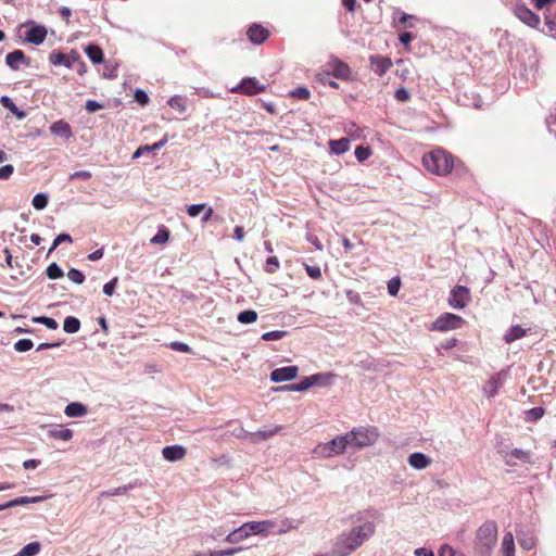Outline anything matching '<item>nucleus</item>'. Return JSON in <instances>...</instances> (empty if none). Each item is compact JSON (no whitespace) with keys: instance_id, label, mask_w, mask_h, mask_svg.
<instances>
[{"instance_id":"f704fd0d","label":"nucleus","mask_w":556,"mask_h":556,"mask_svg":"<svg viewBox=\"0 0 556 556\" xmlns=\"http://www.w3.org/2000/svg\"><path fill=\"white\" fill-rule=\"evenodd\" d=\"M40 549L41 545L39 542H31L26 544L17 554L18 556H36Z\"/></svg>"},{"instance_id":"a18cd8bd","label":"nucleus","mask_w":556,"mask_h":556,"mask_svg":"<svg viewBox=\"0 0 556 556\" xmlns=\"http://www.w3.org/2000/svg\"><path fill=\"white\" fill-rule=\"evenodd\" d=\"M518 541H519L521 548H523L526 551L532 549L535 545V540L531 535H523V536L519 538Z\"/></svg>"},{"instance_id":"bf43d9fd","label":"nucleus","mask_w":556,"mask_h":556,"mask_svg":"<svg viewBox=\"0 0 556 556\" xmlns=\"http://www.w3.org/2000/svg\"><path fill=\"white\" fill-rule=\"evenodd\" d=\"M26 504H29L28 496H21V497L14 498L12 501H9L7 503V506H10V508H11V507L26 505Z\"/></svg>"},{"instance_id":"6e6552de","label":"nucleus","mask_w":556,"mask_h":556,"mask_svg":"<svg viewBox=\"0 0 556 556\" xmlns=\"http://www.w3.org/2000/svg\"><path fill=\"white\" fill-rule=\"evenodd\" d=\"M514 13L517 18L530 27L536 28L541 23L540 16L532 12L525 4H516L514 8Z\"/></svg>"},{"instance_id":"423d86ee","label":"nucleus","mask_w":556,"mask_h":556,"mask_svg":"<svg viewBox=\"0 0 556 556\" xmlns=\"http://www.w3.org/2000/svg\"><path fill=\"white\" fill-rule=\"evenodd\" d=\"M464 324L465 320L463 317L452 313H444L434 320L431 330L441 332L456 330L459 329Z\"/></svg>"},{"instance_id":"b1692460","label":"nucleus","mask_w":556,"mask_h":556,"mask_svg":"<svg viewBox=\"0 0 556 556\" xmlns=\"http://www.w3.org/2000/svg\"><path fill=\"white\" fill-rule=\"evenodd\" d=\"M50 131L53 135L62 137L64 139H68L72 137V128H71L70 124L64 121L54 122L50 126Z\"/></svg>"},{"instance_id":"69168bd1","label":"nucleus","mask_w":556,"mask_h":556,"mask_svg":"<svg viewBox=\"0 0 556 556\" xmlns=\"http://www.w3.org/2000/svg\"><path fill=\"white\" fill-rule=\"evenodd\" d=\"M65 55L63 53H52L50 55V62L53 64V65H62L65 63Z\"/></svg>"},{"instance_id":"09e8293b","label":"nucleus","mask_w":556,"mask_h":556,"mask_svg":"<svg viewBox=\"0 0 556 556\" xmlns=\"http://www.w3.org/2000/svg\"><path fill=\"white\" fill-rule=\"evenodd\" d=\"M439 556H465V554L454 549L450 545H443L439 551Z\"/></svg>"},{"instance_id":"58836bf2","label":"nucleus","mask_w":556,"mask_h":556,"mask_svg":"<svg viewBox=\"0 0 556 556\" xmlns=\"http://www.w3.org/2000/svg\"><path fill=\"white\" fill-rule=\"evenodd\" d=\"M47 276L50 279H59L63 277V270L56 263H52L47 268Z\"/></svg>"},{"instance_id":"e433bc0d","label":"nucleus","mask_w":556,"mask_h":556,"mask_svg":"<svg viewBox=\"0 0 556 556\" xmlns=\"http://www.w3.org/2000/svg\"><path fill=\"white\" fill-rule=\"evenodd\" d=\"M33 321L36 324L45 325L47 328L52 329V330H55L59 327L58 321L51 317H46V316L34 317Z\"/></svg>"},{"instance_id":"37998d69","label":"nucleus","mask_w":556,"mask_h":556,"mask_svg":"<svg viewBox=\"0 0 556 556\" xmlns=\"http://www.w3.org/2000/svg\"><path fill=\"white\" fill-rule=\"evenodd\" d=\"M354 154H355V157L357 159V161L364 162L370 156L371 152H370L369 148L359 146V147H356Z\"/></svg>"},{"instance_id":"c756f323","label":"nucleus","mask_w":556,"mask_h":556,"mask_svg":"<svg viewBox=\"0 0 556 556\" xmlns=\"http://www.w3.org/2000/svg\"><path fill=\"white\" fill-rule=\"evenodd\" d=\"M85 52L94 64H100L103 61L102 50L97 46L89 45L86 47Z\"/></svg>"},{"instance_id":"f03ea898","label":"nucleus","mask_w":556,"mask_h":556,"mask_svg":"<svg viewBox=\"0 0 556 556\" xmlns=\"http://www.w3.org/2000/svg\"><path fill=\"white\" fill-rule=\"evenodd\" d=\"M496 542V523L494 521H485L477 531L473 556H492Z\"/></svg>"},{"instance_id":"ddd939ff","label":"nucleus","mask_w":556,"mask_h":556,"mask_svg":"<svg viewBox=\"0 0 556 556\" xmlns=\"http://www.w3.org/2000/svg\"><path fill=\"white\" fill-rule=\"evenodd\" d=\"M299 372L298 366H286L276 368L270 372V380L275 383L290 381L296 378Z\"/></svg>"},{"instance_id":"412c9836","label":"nucleus","mask_w":556,"mask_h":556,"mask_svg":"<svg viewBox=\"0 0 556 556\" xmlns=\"http://www.w3.org/2000/svg\"><path fill=\"white\" fill-rule=\"evenodd\" d=\"M298 528V523L292 518L275 519L274 535H281Z\"/></svg>"},{"instance_id":"a19ab883","label":"nucleus","mask_w":556,"mask_h":556,"mask_svg":"<svg viewBox=\"0 0 556 556\" xmlns=\"http://www.w3.org/2000/svg\"><path fill=\"white\" fill-rule=\"evenodd\" d=\"M34 346V343L29 339H21L14 343V349L17 352H27Z\"/></svg>"},{"instance_id":"864d4df0","label":"nucleus","mask_w":556,"mask_h":556,"mask_svg":"<svg viewBox=\"0 0 556 556\" xmlns=\"http://www.w3.org/2000/svg\"><path fill=\"white\" fill-rule=\"evenodd\" d=\"M63 242H72V238L70 235L67 233H61L59 235L53 243H52V247L50 248L49 252H52L54 249H56V247H59L61 243Z\"/></svg>"},{"instance_id":"4468645a","label":"nucleus","mask_w":556,"mask_h":556,"mask_svg":"<svg viewBox=\"0 0 556 556\" xmlns=\"http://www.w3.org/2000/svg\"><path fill=\"white\" fill-rule=\"evenodd\" d=\"M328 74L333 75L338 79H349L351 75V70L349 65L341 60L333 58L328 64Z\"/></svg>"},{"instance_id":"6e6d98bb","label":"nucleus","mask_w":556,"mask_h":556,"mask_svg":"<svg viewBox=\"0 0 556 556\" xmlns=\"http://www.w3.org/2000/svg\"><path fill=\"white\" fill-rule=\"evenodd\" d=\"M0 103L3 108L8 109L9 111L11 112H15L16 110V105L15 103L12 101V99L8 96H2L0 98Z\"/></svg>"},{"instance_id":"0e129e2a","label":"nucleus","mask_w":556,"mask_h":556,"mask_svg":"<svg viewBox=\"0 0 556 556\" xmlns=\"http://www.w3.org/2000/svg\"><path fill=\"white\" fill-rule=\"evenodd\" d=\"M394 14L399 15V23L404 25H407L409 21L415 18L413 15L402 12L400 10H396Z\"/></svg>"},{"instance_id":"aec40b11","label":"nucleus","mask_w":556,"mask_h":556,"mask_svg":"<svg viewBox=\"0 0 556 556\" xmlns=\"http://www.w3.org/2000/svg\"><path fill=\"white\" fill-rule=\"evenodd\" d=\"M27 63L25 53L22 50H14L5 56V64L13 71L20 70L22 64Z\"/></svg>"},{"instance_id":"13d9d810","label":"nucleus","mask_w":556,"mask_h":556,"mask_svg":"<svg viewBox=\"0 0 556 556\" xmlns=\"http://www.w3.org/2000/svg\"><path fill=\"white\" fill-rule=\"evenodd\" d=\"M135 100H136L139 104H141V105H146V104H148V102H149V97H148V94H147L143 90L138 89V90H136V92H135Z\"/></svg>"},{"instance_id":"c85d7f7f","label":"nucleus","mask_w":556,"mask_h":556,"mask_svg":"<svg viewBox=\"0 0 556 556\" xmlns=\"http://www.w3.org/2000/svg\"><path fill=\"white\" fill-rule=\"evenodd\" d=\"M50 438L59 439L62 441H70L73 438V431L67 428H54L48 432Z\"/></svg>"},{"instance_id":"9d476101","label":"nucleus","mask_w":556,"mask_h":556,"mask_svg":"<svg viewBox=\"0 0 556 556\" xmlns=\"http://www.w3.org/2000/svg\"><path fill=\"white\" fill-rule=\"evenodd\" d=\"M469 290L463 286H456L450 293L448 304L456 309L464 308L469 302Z\"/></svg>"},{"instance_id":"c03bdc74","label":"nucleus","mask_w":556,"mask_h":556,"mask_svg":"<svg viewBox=\"0 0 556 556\" xmlns=\"http://www.w3.org/2000/svg\"><path fill=\"white\" fill-rule=\"evenodd\" d=\"M401 287V280L399 277H394L389 280L388 282V292L390 295L395 296L397 295Z\"/></svg>"},{"instance_id":"603ef678","label":"nucleus","mask_w":556,"mask_h":556,"mask_svg":"<svg viewBox=\"0 0 556 556\" xmlns=\"http://www.w3.org/2000/svg\"><path fill=\"white\" fill-rule=\"evenodd\" d=\"M205 210V204H192L188 206L187 213L190 217H197L199 216L203 211Z\"/></svg>"},{"instance_id":"052dcab7","label":"nucleus","mask_w":556,"mask_h":556,"mask_svg":"<svg viewBox=\"0 0 556 556\" xmlns=\"http://www.w3.org/2000/svg\"><path fill=\"white\" fill-rule=\"evenodd\" d=\"M240 551H242V547H232V548H227V549H223V551H214V552H215V556H233L235 554L239 553Z\"/></svg>"},{"instance_id":"cd10ccee","label":"nucleus","mask_w":556,"mask_h":556,"mask_svg":"<svg viewBox=\"0 0 556 556\" xmlns=\"http://www.w3.org/2000/svg\"><path fill=\"white\" fill-rule=\"evenodd\" d=\"M526 333H527L526 329H523L522 327L516 325V326L510 327L506 331V333L504 336V340L507 343H510V342H514L515 340H518V339L522 338Z\"/></svg>"},{"instance_id":"39448f33","label":"nucleus","mask_w":556,"mask_h":556,"mask_svg":"<svg viewBox=\"0 0 556 556\" xmlns=\"http://www.w3.org/2000/svg\"><path fill=\"white\" fill-rule=\"evenodd\" d=\"M346 448L348 444L345 443L344 434H342L334 437L328 442L318 443L314 447L313 453L319 458L329 459L344 454Z\"/></svg>"},{"instance_id":"79ce46f5","label":"nucleus","mask_w":556,"mask_h":556,"mask_svg":"<svg viewBox=\"0 0 556 556\" xmlns=\"http://www.w3.org/2000/svg\"><path fill=\"white\" fill-rule=\"evenodd\" d=\"M67 278L77 285H81L85 280L84 274L80 270L75 269V268H72L68 270Z\"/></svg>"},{"instance_id":"20e7f679","label":"nucleus","mask_w":556,"mask_h":556,"mask_svg":"<svg viewBox=\"0 0 556 556\" xmlns=\"http://www.w3.org/2000/svg\"><path fill=\"white\" fill-rule=\"evenodd\" d=\"M424 166L437 175H446L454 167L453 156L442 149H437L422 156Z\"/></svg>"},{"instance_id":"3c124183","label":"nucleus","mask_w":556,"mask_h":556,"mask_svg":"<svg viewBox=\"0 0 556 556\" xmlns=\"http://www.w3.org/2000/svg\"><path fill=\"white\" fill-rule=\"evenodd\" d=\"M117 282H118V278L117 277L112 278L109 282H106L103 286V293L105 295H108V296H112L114 294V292H115Z\"/></svg>"},{"instance_id":"7ed1b4c3","label":"nucleus","mask_w":556,"mask_h":556,"mask_svg":"<svg viewBox=\"0 0 556 556\" xmlns=\"http://www.w3.org/2000/svg\"><path fill=\"white\" fill-rule=\"evenodd\" d=\"M380 433L374 426H358L344 433L348 447L366 448L372 446L379 439Z\"/></svg>"},{"instance_id":"680f3d73","label":"nucleus","mask_w":556,"mask_h":556,"mask_svg":"<svg viewBox=\"0 0 556 556\" xmlns=\"http://www.w3.org/2000/svg\"><path fill=\"white\" fill-rule=\"evenodd\" d=\"M409 98H410V93L405 88H400L395 91V99L401 102L407 101Z\"/></svg>"},{"instance_id":"2f4dec72","label":"nucleus","mask_w":556,"mask_h":556,"mask_svg":"<svg viewBox=\"0 0 556 556\" xmlns=\"http://www.w3.org/2000/svg\"><path fill=\"white\" fill-rule=\"evenodd\" d=\"M237 319L244 325L253 324L257 320V313L253 309L242 311L238 314Z\"/></svg>"},{"instance_id":"e2e57ef3","label":"nucleus","mask_w":556,"mask_h":556,"mask_svg":"<svg viewBox=\"0 0 556 556\" xmlns=\"http://www.w3.org/2000/svg\"><path fill=\"white\" fill-rule=\"evenodd\" d=\"M170 349L182 353L190 352V346L188 344L177 341L170 343Z\"/></svg>"},{"instance_id":"4c0bfd02","label":"nucleus","mask_w":556,"mask_h":556,"mask_svg":"<svg viewBox=\"0 0 556 556\" xmlns=\"http://www.w3.org/2000/svg\"><path fill=\"white\" fill-rule=\"evenodd\" d=\"M544 415L543 407H534L526 412V420L528 421H536L541 419Z\"/></svg>"},{"instance_id":"5701e85b","label":"nucleus","mask_w":556,"mask_h":556,"mask_svg":"<svg viewBox=\"0 0 556 556\" xmlns=\"http://www.w3.org/2000/svg\"><path fill=\"white\" fill-rule=\"evenodd\" d=\"M248 36L253 43L260 45L267 39L268 31L260 25H253L248 29Z\"/></svg>"},{"instance_id":"dca6fc26","label":"nucleus","mask_w":556,"mask_h":556,"mask_svg":"<svg viewBox=\"0 0 556 556\" xmlns=\"http://www.w3.org/2000/svg\"><path fill=\"white\" fill-rule=\"evenodd\" d=\"M187 454V450L181 445H169L162 450V455L167 462H178Z\"/></svg>"},{"instance_id":"7c9ffc66","label":"nucleus","mask_w":556,"mask_h":556,"mask_svg":"<svg viewBox=\"0 0 556 556\" xmlns=\"http://www.w3.org/2000/svg\"><path fill=\"white\" fill-rule=\"evenodd\" d=\"M168 105L178 111L180 114H184L187 111V100L180 96H174L168 100Z\"/></svg>"},{"instance_id":"4be33fe9","label":"nucleus","mask_w":556,"mask_h":556,"mask_svg":"<svg viewBox=\"0 0 556 556\" xmlns=\"http://www.w3.org/2000/svg\"><path fill=\"white\" fill-rule=\"evenodd\" d=\"M64 414L70 418L84 417L88 414V408L80 402H72L65 406Z\"/></svg>"},{"instance_id":"338daca9","label":"nucleus","mask_w":556,"mask_h":556,"mask_svg":"<svg viewBox=\"0 0 556 556\" xmlns=\"http://www.w3.org/2000/svg\"><path fill=\"white\" fill-rule=\"evenodd\" d=\"M103 105L101 103H99L98 101L96 100H88L86 102V110L89 112V113H93L100 109H102Z\"/></svg>"},{"instance_id":"0eeeda50","label":"nucleus","mask_w":556,"mask_h":556,"mask_svg":"<svg viewBox=\"0 0 556 556\" xmlns=\"http://www.w3.org/2000/svg\"><path fill=\"white\" fill-rule=\"evenodd\" d=\"M24 26L27 27L24 36V40L26 42L39 46L45 41L47 37V29L45 26L37 25L34 22H28Z\"/></svg>"},{"instance_id":"4d7b16f0","label":"nucleus","mask_w":556,"mask_h":556,"mask_svg":"<svg viewBox=\"0 0 556 556\" xmlns=\"http://www.w3.org/2000/svg\"><path fill=\"white\" fill-rule=\"evenodd\" d=\"M305 270L311 278L319 279L321 277V270L318 266L305 265Z\"/></svg>"},{"instance_id":"6ab92c4d","label":"nucleus","mask_w":556,"mask_h":556,"mask_svg":"<svg viewBox=\"0 0 556 556\" xmlns=\"http://www.w3.org/2000/svg\"><path fill=\"white\" fill-rule=\"evenodd\" d=\"M281 429H282L281 426H276L270 429H263V430H258L256 432H250V433H247L245 439L250 440L251 442L264 441V440H267V439L274 437L275 434L279 433L281 431Z\"/></svg>"},{"instance_id":"1a4fd4ad","label":"nucleus","mask_w":556,"mask_h":556,"mask_svg":"<svg viewBox=\"0 0 556 556\" xmlns=\"http://www.w3.org/2000/svg\"><path fill=\"white\" fill-rule=\"evenodd\" d=\"M252 535L268 536L274 535L275 519L248 521Z\"/></svg>"},{"instance_id":"f257e3e1","label":"nucleus","mask_w":556,"mask_h":556,"mask_svg":"<svg viewBox=\"0 0 556 556\" xmlns=\"http://www.w3.org/2000/svg\"><path fill=\"white\" fill-rule=\"evenodd\" d=\"M379 517L375 509L358 511L352 527L337 535L330 551L320 556H350L376 534Z\"/></svg>"},{"instance_id":"a211bd4d","label":"nucleus","mask_w":556,"mask_h":556,"mask_svg":"<svg viewBox=\"0 0 556 556\" xmlns=\"http://www.w3.org/2000/svg\"><path fill=\"white\" fill-rule=\"evenodd\" d=\"M369 60L371 70L379 76L384 75L392 66V62L389 58L370 56Z\"/></svg>"},{"instance_id":"de8ad7c7","label":"nucleus","mask_w":556,"mask_h":556,"mask_svg":"<svg viewBox=\"0 0 556 556\" xmlns=\"http://www.w3.org/2000/svg\"><path fill=\"white\" fill-rule=\"evenodd\" d=\"M279 268V261L276 256H270L266 260L265 270L269 274H274Z\"/></svg>"},{"instance_id":"f3484780","label":"nucleus","mask_w":556,"mask_h":556,"mask_svg":"<svg viewBox=\"0 0 556 556\" xmlns=\"http://www.w3.org/2000/svg\"><path fill=\"white\" fill-rule=\"evenodd\" d=\"M408 465L416 470H424L431 464V458L421 452H415L408 456Z\"/></svg>"},{"instance_id":"f8f14e48","label":"nucleus","mask_w":556,"mask_h":556,"mask_svg":"<svg viewBox=\"0 0 556 556\" xmlns=\"http://www.w3.org/2000/svg\"><path fill=\"white\" fill-rule=\"evenodd\" d=\"M506 379V371L502 370L495 375H493L483 386V393L489 397H494L497 395L498 390L502 388L504 381Z\"/></svg>"},{"instance_id":"5fc2aeb1","label":"nucleus","mask_w":556,"mask_h":556,"mask_svg":"<svg viewBox=\"0 0 556 556\" xmlns=\"http://www.w3.org/2000/svg\"><path fill=\"white\" fill-rule=\"evenodd\" d=\"M14 173V167L11 164H7L0 167V179L5 180L9 179Z\"/></svg>"},{"instance_id":"ea45409f","label":"nucleus","mask_w":556,"mask_h":556,"mask_svg":"<svg viewBox=\"0 0 556 556\" xmlns=\"http://www.w3.org/2000/svg\"><path fill=\"white\" fill-rule=\"evenodd\" d=\"M287 334L283 330L268 331L262 334V339L265 341H276L282 339Z\"/></svg>"},{"instance_id":"bb28decb","label":"nucleus","mask_w":556,"mask_h":556,"mask_svg":"<svg viewBox=\"0 0 556 556\" xmlns=\"http://www.w3.org/2000/svg\"><path fill=\"white\" fill-rule=\"evenodd\" d=\"M333 375L331 374H315L308 376L307 379L311 381V387L313 386H321L326 387L331 383Z\"/></svg>"},{"instance_id":"a878e982","label":"nucleus","mask_w":556,"mask_h":556,"mask_svg":"<svg viewBox=\"0 0 556 556\" xmlns=\"http://www.w3.org/2000/svg\"><path fill=\"white\" fill-rule=\"evenodd\" d=\"M350 139L349 138H341L338 140H330L329 141V148L332 153L340 155L344 152L349 151L350 149Z\"/></svg>"},{"instance_id":"393cba45","label":"nucleus","mask_w":556,"mask_h":556,"mask_svg":"<svg viewBox=\"0 0 556 556\" xmlns=\"http://www.w3.org/2000/svg\"><path fill=\"white\" fill-rule=\"evenodd\" d=\"M500 553L501 556H515V542L511 532H506L504 534Z\"/></svg>"},{"instance_id":"2eb2a0df","label":"nucleus","mask_w":556,"mask_h":556,"mask_svg":"<svg viewBox=\"0 0 556 556\" xmlns=\"http://www.w3.org/2000/svg\"><path fill=\"white\" fill-rule=\"evenodd\" d=\"M252 536L248 522H244L233 531H231L225 539L229 544H238Z\"/></svg>"},{"instance_id":"49530a36","label":"nucleus","mask_w":556,"mask_h":556,"mask_svg":"<svg viewBox=\"0 0 556 556\" xmlns=\"http://www.w3.org/2000/svg\"><path fill=\"white\" fill-rule=\"evenodd\" d=\"M311 388V381L304 377L299 383H291L292 392H303Z\"/></svg>"},{"instance_id":"c9c22d12","label":"nucleus","mask_w":556,"mask_h":556,"mask_svg":"<svg viewBox=\"0 0 556 556\" xmlns=\"http://www.w3.org/2000/svg\"><path fill=\"white\" fill-rule=\"evenodd\" d=\"M48 200L49 197L47 193H37L34 197L31 204L36 210H43L48 204Z\"/></svg>"},{"instance_id":"8fccbe9b","label":"nucleus","mask_w":556,"mask_h":556,"mask_svg":"<svg viewBox=\"0 0 556 556\" xmlns=\"http://www.w3.org/2000/svg\"><path fill=\"white\" fill-rule=\"evenodd\" d=\"M290 94L298 99L307 100L311 96V92L306 87H298L292 90Z\"/></svg>"},{"instance_id":"9b49d317","label":"nucleus","mask_w":556,"mask_h":556,"mask_svg":"<svg viewBox=\"0 0 556 556\" xmlns=\"http://www.w3.org/2000/svg\"><path fill=\"white\" fill-rule=\"evenodd\" d=\"M265 90V86L260 84L258 80L252 77L242 79L240 85L231 88L232 92H241L248 96H253Z\"/></svg>"},{"instance_id":"774afa93","label":"nucleus","mask_w":556,"mask_h":556,"mask_svg":"<svg viewBox=\"0 0 556 556\" xmlns=\"http://www.w3.org/2000/svg\"><path fill=\"white\" fill-rule=\"evenodd\" d=\"M511 456H514V457H516L518 459L525 460V462H529L530 460L529 453L525 452L522 450H519V448L513 450Z\"/></svg>"},{"instance_id":"72a5a7b5","label":"nucleus","mask_w":556,"mask_h":556,"mask_svg":"<svg viewBox=\"0 0 556 556\" xmlns=\"http://www.w3.org/2000/svg\"><path fill=\"white\" fill-rule=\"evenodd\" d=\"M169 239V231L165 226H161L154 237L151 238L150 242L153 244H164Z\"/></svg>"},{"instance_id":"473e14b6","label":"nucleus","mask_w":556,"mask_h":556,"mask_svg":"<svg viewBox=\"0 0 556 556\" xmlns=\"http://www.w3.org/2000/svg\"><path fill=\"white\" fill-rule=\"evenodd\" d=\"M80 328V321L73 316L64 319L63 329L66 333H76Z\"/></svg>"}]
</instances>
